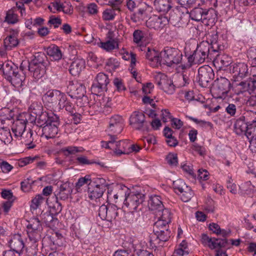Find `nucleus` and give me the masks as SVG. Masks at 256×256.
I'll return each mask as SVG.
<instances>
[{"mask_svg":"<svg viewBox=\"0 0 256 256\" xmlns=\"http://www.w3.org/2000/svg\"><path fill=\"white\" fill-rule=\"evenodd\" d=\"M212 38L210 40L211 46L208 41H203L198 45L196 50L192 54L190 55L187 58L186 63L182 64L180 66L182 70H186L190 68L193 64H202L206 58H208L210 54V48L213 52H218L222 50V46L218 44L216 34L212 35Z\"/></svg>","mask_w":256,"mask_h":256,"instance_id":"obj_1","label":"nucleus"},{"mask_svg":"<svg viewBox=\"0 0 256 256\" xmlns=\"http://www.w3.org/2000/svg\"><path fill=\"white\" fill-rule=\"evenodd\" d=\"M42 100L45 107L51 111L64 108L70 113L73 112V104L68 100L64 93L60 90H52L48 91L42 96Z\"/></svg>","mask_w":256,"mask_h":256,"instance_id":"obj_2","label":"nucleus"},{"mask_svg":"<svg viewBox=\"0 0 256 256\" xmlns=\"http://www.w3.org/2000/svg\"><path fill=\"white\" fill-rule=\"evenodd\" d=\"M125 195L124 204L129 208V210L132 211L128 214L129 216L132 218V222H134L136 220L138 214L133 211L136 210L138 207L144 202V195L140 192H130L128 195L126 193Z\"/></svg>","mask_w":256,"mask_h":256,"instance_id":"obj_3","label":"nucleus"},{"mask_svg":"<svg viewBox=\"0 0 256 256\" xmlns=\"http://www.w3.org/2000/svg\"><path fill=\"white\" fill-rule=\"evenodd\" d=\"M161 56L168 66H172L174 64H180L186 63L182 58V52L178 48L166 47L161 52Z\"/></svg>","mask_w":256,"mask_h":256,"instance_id":"obj_4","label":"nucleus"},{"mask_svg":"<svg viewBox=\"0 0 256 256\" xmlns=\"http://www.w3.org/2000/svg\"><path fill=\"white\" fill-rule=\"evenodd\" d=\"M230 88V82L227 78L220 77L214 82L211 92L216 98H224Z\"/></svg>","mask_w":256,"mask_h":256,"instance_id":"obj_5","label":"nucleus"},{"mask_svg":"<svg viewBox=\"0 0 256 256\" xmlns=\"http://www.w3.org/2000/svg\"><path fill=\"white\" fill-rule=\"evenodd\" d=\"M105 180L102 178H94L89 183L88 196L91 200H96L102 196L106 190Z\"/></svg>","mask_w":256,"mask_h":256,"instance_id":"obj_6","label":"nucleus"},{"mask_svg":"<svg viewBox=\"0 0 256 256\" xmlns=\"http://www.w3.org/2000/svg\"><path fill=\"white\" fill-rule=\"evenodd\" d=\"M154 232L156 236L154 240H150V246L152 248L156 247L159 240L166 242L170 237V232L168 229V225H154Z\"/></svg>","mask_w":256,"mask_h":256,"instance_id":"obj_7","label":"nucleus"},{"mask_svg":"<svg viewBox=\"0 0 256 256\" xmlns=\"http://www.w3.org/2000/svg\"><path fill=\"white\" fill-rule=\"evenodd\" d=\"M176 192L180 195L184 202H188L194 196V192L190 187L188 186L182 179H178L173 182Z\"/></svg>","mask_w":256,"mask_h":256,"instance_id":"obj_8","label":"nucleus"},{"mask_svg":"<svg viewBox=\"0 0 256 256\" xmlns=\"http://www.w3.org/2000/svg\"><path fill=\"white\" fill-rule=\"evenodd\" d=\"M110 82L108 76L103 72L98 73L91 87V90L93 94H98L106 91L107 86Z\"/></svg>","mask_w":256,"mask_h":256,"instance_id":"obj_9","label":"nucleus"},{"mask_svg":"<svg viewBox=\"0 0 256 256\" xmlns=\"http://www.w3.org/2000/svg\"><path fill=\"white\" fill-rule=\"evenodd\" d=\"M168 24V18L162 15H152L146 21V26L151 29L160 30Z\"/></svg>","mask_w":256,"mask_h":256,"instance_id":"obj_10","label":"nucleus"},{"mask_svg":"<svg viewBox=\"0 0 256 256\" xmlns=\"http://www.w3.org/2000/svg\"><path fill=\"white\" fill-rule=\"evenodd\" d=\"M124 126V120L120 115H114L112 116L109 121V126L107 130L108 135L120 134Z\"/></svg>","mask_w":256,"mask_h":256,"instance_id":"obj_11","label":"nucleus"},{"mask_svg":"<svg viewBox=\"0 0 256 256\" xmlns=\"http://www.w3.org/2000/svg\"><path fill=\"white\" fill-rule=\"evenodd\" d=\"M51 122L42 128V135L47 139L54 138L58 132V118L53 115Z\"/></svg>","mask_w":256,"mask_h":256,"instance_id":"obj_12","label":"nucleus"},{"mask_svg":"<svg viewBox=\"0 0 256 256\" xmlns=\"http://www.w3.org/2000/svg\"><path fill=\"white\" fill-rule=\"evenodd\" d=\"M214 74L210 67H200L198 70V78L200 85L206 88L214 78Z\"/></svg>","mask_w":256,"mask_h":256,"instance_id":"obj_13","label":"nucleus"},{"mask_svg":"<svg viewBox=\"0 0 256 256\" xmlns=\"http://www.w3.org/2000/svg\"><path fill=\"white\" fill-rule=\"evenodd\" d=\"M156 83L160 88L166 93L171 94L174 92V85L172 81L164 74H158L156 78Z\"/></svg>","mask_w":256,"mask_h":256,"instance_id":"obj_14","label":"nucleus"},{"mask_svg":"<svg viewBox=\"0 0 256 256\" xmlns=\"http://www.w3.org/2000/svg\"><path fill=\"white\" fill-rule=\"evenodd\" d=\"M147 247V244L144 240L135 238L132 241V248L137 256H154L146 250Z\"/></svg>","mask_w":256,"mask_h":256,"instance_id":"obj_15","label":"nucleus"},{"mask_svg":"<svg viewBox=\"0 0 256 256\" xmlns=\"http://www.w3.org/2000/svg\"><path fill=\"white\" fill-rule=\"evenodd\" d=\"M234 130L237 134H245L250 138L252 132V128H248L247 122H245V117L240 116L237 119L234 124Z\"/></svg>","mask_w":256,"mask_h":256,"instance_id":"obj_16","label":"nucleus"},{"mask_svg":"<svg viewBox=\"0 0 256 256\" xmlns=\"http://www.w3.org/2000/svg\"><path fill=\"white\" fill-rule=\"evenodd\" d=\"M146 122L145 116L138 111L134 112L130 118V124L134 128L140 130Z\"/></svg>","mask_w":256,"mask_h":256,"instance_id":"obj_17","label":"nucleus"},{"mask_svg":"<svg viewBox=\"0 0 256 256\" xmlns=\"http://www.w3.org/2000/svg\"><path fill=\"white\" fill-rule=\"evenodd\" d=\"M256 90V79L250 78L249 80L243 81L234 86L235 92L239 94L246 91L254 90Z\"/></svg>","mask_w":256,"mask_h":256,"instance_id":"obj_18","label":"nucleus"},{"mask_svg":"<svg viewBox=\"0 0 256 256\" xmlns=\"http://www.w3.org/2000/svg\"><path fill=\"white\" fill-rule=\"evenodd\" d=\"M230 71L234 76L240 78L248 76L250 74L248 66L244 62L236 63L230 66Z\"/></svg>","mask_w":256,"mask_h":256,"instance_id":"obj_19","label":"nucleus"},{"mask_svg":"<svg viewBox=\"0 0 256 256\" xmlns=\"http://www.w3.org/2000/svg\"><path fill=\"white\" fill-rule=\"evenodd\" d=\"M19 31L18 30H10L8 36L4 39V44L6 50H10L18 46L19 43L18 35Z\"/></svg>","mask_w":256,"mask_h":256,"instance_id":"obj_20","label":"nucleus"},{"mask_svg":"<svg viewBox=\"0 0 256 256\" xmlns=\"http://www.w3.org/2000/svg\"><path fill=\"white\" fill-rule=\"evenodd\" d=\"M26 120L18 119L14 122L12 126V131L14 136L18 139L22 137L24 134L26 124Z\"/></svg>","mask_w":256,"mask_h":256,"instance_id":"obj_21","label":"nucleus"},{"mask_svg":"<svg viewBox=\"0 0 256 256\" xmlns=\"http://www.w3.org/2000/svg\"><path fill=\"white\" fill-rule=\"evenodd\" d=\"M57 215H54L50 212H46L42 214L40 218H34L31 220V222L33 224L40 223L45 224H49L50 223H53L56 224L58 223V220L56 218Z\"/></svg>","mask_w":256,"mask_h":256,"instance_id":"obj_22","label":"nucleus"},{"mask_svg":"<svg viewBox=\"0 0 256 256\" xmlns=\"http://www.w3.org/2000/svg\"><path fill=\"white\" fill-rule=\"evenodd\" d=\"M148 207L151 211L155 213L162 211L164 208V206L160 196L158 195L150 196L148 201Z\"/></svg>","mask_w":256,"mask_h":256,"instance_id":"obj_23","label":"nucleus"},{"mask_svg":"<svg viewBox=\"0 0 256 256\" xmlns=\"http://www.w3.org/2000/svg\"><path fill=\"white\" fill-rule=\"evenodd\" d=\"M8 244L11 248L10 250H12L14 254L16 252L20 254L24 247V244L20 236L17 234L14 235L9 240Z\"/></svg>","mask_w":256,"mask_h":256,"instance_id":"obj_24","label":"nucleus"},{"mask_svg":"<svg viewBox=\"0 0 256 256\" xmlns=\"http://www.w3.org/2000/svg\"><path fill=\"white\" fill-rule=\"evenodd\" d=\"M201 241L204 246L212 250L220 248L222 246V240L220 239L209 237L206 234L202 235Z\"/></svg>","mask_w":256,"mask_h":256,"instance_id":"obj_25","label":"nucleus"},{"mask_svg":"<svg viewBox=\"0 0 256 256\" xmlns=\"http://www.w3.org/2000/svg\"><path fill=\"white\" fill-rule=\"evenodd\" d=\"M202 22L205 25L212 26L217 20V12L212 8L204 9Z\"/></svg>","mask_w":256,"mask_h":256,"instance_id":"obj_26","label":"nucleus"},{"mask_svg":"<svg viewBox=\"0 0 256 256\" xmlns=\"http://www.w3.org/2000/svg\"><path fill=\"white\" fill-rule=\"evenodd\" d=\"M85 61L82 58H76L71 64L69 71L74 76H78L85 68Z\"/></svg>","mask_w":256,"mask_h":256,"instance_id":"obj_27","label":"nucleus"},{"mask_svg":"<svg viewBox=\"0 0 256 256\" xmlns=\"http://www.w3.org/2000/svg\"><path fill=\"white\" fill-rule=\"evenodd\" d=\"M116 139L114 140V154L120 156L122 154H128V143L127 140L116 141Z\"/></svg>","mask_w":256,"mask_h":256,"instance_id":"obj_28","label":"nucleus"},{"mask_svg":"<svg viewBox=\"0 0 256 256\" xmlns=\"http://www.w3.org/2000/svg\"><path fill=\"white\" fill-rule=\"evenodd\" d=\"M146 56L152 66L157 67L160 64V59L158 51L148 48Z\"/></svg>","mask_w":256,"mask_h":256,"instance_id":"obj_29","label":"nucleus"},{"mask_svg":"<svg viewBox=\"0 0 256 256\" xmlns=\"http://www.w3.org/2000/svg\"><path fill=\"white\" fill-rule=\"evenodd\" d=\"M72 191L68 184L65 183L62 184L59 188V190L56 194V200L60 199L62 200H66L70 196Z\"/></svg>","mask_w":256,"mask_h":256,"instance_id":"obj_30","label":"nucleus"},{"mask_svg":"<svg viewBox=\"0 0 256 256\" xmlns=\"http://www.w3.org/2000/svg\"><path fill=\"white\" fill-rule=\"evenodd\" d=\"M156 214V221L160 224H170L172 222V215L170 211L166 208H163Z\"/></svg>","mask_w":256,"mask_h":256,"instance_id":"obj_31","label":"nucleus"},{"mask_svg":"<svg viewBox=\"0 0 256 256\" xmlns=\"http://www.w3.org/2000/svg\"><path fill=\"white\" fill-rule=\"evenodd\" d=\"M46 66L44 65H36L28 64V70L32 73L33 76L35 78L39 79L42 78L45 74Z\"/></svg>","mask_w":256,"mask_h":256,"instance_id":"obj_32","label":"nucleus"},{"mask_svg":"<svg viewBox=\"0 0 256 256\" xmlns=\"http://www.w3.org/2000/svg\"><path fill=\"white\" fill-rule=\"evenodd\" d=\"M154 5L156 10L160 12H166L172 8L170 0H154Z\"/></svg>","mask_w":256,"mask_h":256,"instance_id":"obj_33","label":"nucleus"},{"mask_svg":"<svg viewBox=\"0 0 256 256\" xmlns=\"http://www.w3.org/2000/svg\"><path fill=\"white\" fill-rule=\"evenodd\" d=\"M68 88L71 96L72 94L78 97H80L84 95L85 92L84 86L82 84L78 83L72 84L71 83H70Z\"/></svg>","mask_w":256,"mask_h":256,"instance_id":"obj_34","label":"nucleus"},{"mask_svg":"<svg viewBox=\"0 0 256 256\" xmlns=\"http://www.w3.org/2000/svg\"><path fill=\"white\" fill-rule=\"evenodd\" d=\"M18 71V68L14 65L13 63L10 62H4L3 66V69L2 72L5 76V78L8 80L13 76L14 74H16Z\"/></svg>","mask_w":256,"mask_h":256,"instance_id":"obj_35","label":"nucleus"},{"mask_svg":"<svg viewBox=\"0 0 256 256\" xmlns=\"http://www.w3.org/2000/svg\"><path fill=\"white\" fill-rule=\"evenodd\" d=\"M47 54L54 60H59L62 57V53L56 46L54 45L49 46L46 50Z\"/></svg>","mask_w":256,"mask_h":256,"instance_id":"obj_36","label":"nucleus"},{"mask_svg":"<svg viewBox=\"0 0 256 256\" xmlns=\"http://www.w3.org/2000/svg\"><path fill=\"white\" fill-rule=\"evenodd\" d=\"M120 8L119 7L114 6L106 8L102 14V18L104 21H110L114 19L116 16V12H120Z\"/></svg>","mask_w":256,"mask_h":256,"instance_id":"obj_37","label":"nucleus"},{"mask_svg":"<svg viewBox=\"0 0 256 256\" xmlns=\"http://www.w3.org/2000/svg\"><path fill=\"white\" fill-rule=\"evenodd\" d=\"M99 47L105 50L106 52H110L115 49L118 48V40H106V42H100L98 43Z\"/></svg>","mask_w":256,"mask_h":256,"instance_id":"obj_38","label":"nucleus"},{"mask_svg":"<svg viewBox=\"0 0 256 256\" xmlns=\"http://www.w3.org/2000/svg\"><path fill=\"white\" fill-rule=\"evenodd\" d=\"M48 62L47 60V57L43 52L36 53L34 56V58L28 64H36V65H44V66H48Z\"/></svg>","mask_w":256,"mask_h":256,"instance_id":"obj_39","label":"nucleus"},{"mask_svg":"<svg viewBox=\"0 0 256 256\" xmlns=\"http://www.w3.org/2000/svg\"><path fill=\"white\" fill-rule=\"evenodd\" d=\"M122 58L124 60H130V68H131V73L132 74L133 76L135 78H136L137 73L136 72V71L134 70V66L136 64V54L132 52L129 53L128 52H126L122 56Z\"/></svg>","mask_w":256,"mask_h":256,"instance_id":"obj_40","label":"nucleus"},{"mask_svg":"<svg viewBox=\"0 0 256 256\" xmlns=\"http://www.w3.org/2000/svg\"><path fill=\"white\" fill-rule=\"evenodd\" d=\"M24 76L20 75L17 71L16 74H14L10 78L7 80L9 81L12 84L15 88H21L23 86L24 80Z\"/></svg>","mask_w":256,"mask_h":256,"instance_id":"obj_41","label":"nucleus"},{"mask_svg":"<svg viewBox=\"0 0 256 256\" xmlns=\"http://www.w3.org/2000/svg\"><path fill=\"white\" fill-rule=\"evenodd\" d=\"M84 149L82 147L68 146L61 149V152L66 156L74 155L78 152H82Z\"/></svg>","mask_w":256,"mask_h":256,"instance_id":"obj_42","label":"nucleus"},{"mask_svg":"<svg viewBox=\"0 0 256 256\" xmlns=\"http://www.w3.org/2000/svg\"><path fill=\"white\" fill-rule=\"evenodd\" d=\"M12 138L10 130L8 128H0V140L5 144L10 143Z\"/></svg>","mask_w":256,"mask_h":256,"instance_id":"obj_43","label":"nucleus"},{"mask_svg":"<svg viewBox=\"0 0 256 256\" xmlns=\"http://www.w3.org/2000/svg\"><path fill=\"white\" fill-rule=\"evenodd\" d=\"M204 10L201 8H195L192 10H191L190 16L192 20L196 22L201 21L203 18V14L204 12Z\"/></svg>","mask_w":256,"mask_h":256,"instance_id":"obj_44","label":"nucleus"},{"mask_svg":"<svg viewBox=\"0 0 256 256\" xmlns=\"http://www.w3.org/2000/svg\"><path fill=\"white\" fill-rule=\"evenodd\" d=\"M53 115L54 114L52 113L48 114L46 112H42V114L37 116L38 122L41 126H44L51 122L50 120H52Z\"/></svg>","mask_w":256,"mask_h":256,"instance_id":"obj_45","label":"nucleus"},{"mask_svg":"<svg viewBox=\"0 0 256 256\" xmlns=\"http://www.w3.org/2000/svg\"><path fill=\"white\" fill-rule=\"evenodd\" d=\"M133 40L138 44H141L146 42V38L144 32L139 30H135L133 33Z\"/></svg>","mask_w":256,"mask_h":256,"instance_id":"obj_46","label":"nucleus"},{"mask_svg":"<svg viewBox=\"0 0 256 256\" xmlns=\"http://www.w3.org/2000/svg\"><path fill=\"white\" fill-rule=\"evenodd\" d=\"M208 228L213 234L222 236H226L230 233L229 230L220 228V225H208Z\"/></svg>","mask_w":256,"mask_h":256,"instance_id":"obj_47","label":"nucleus"},{"mask_svg":"<svg viewBox=\"0 0 256 256\" xmlns=\"http://www.w3.org/2000/svg\"><path fill=\"white\" fill-rule=\"evenodd\" d=\"M242 190L250 196L252 197L254 193L256 192L255 186L252 184L250 181H248L244 183L241 186Z\"/></svg>","mask_w":256,"mask_h":256,"instance_id":"obj_48","label":"nucleus"},{"mask_svg":"<svg viewBox=\"0 0 256 256\" xmlns=\"http://www.w3.org/2000/svg\"><path fill=\"white\" fill-rule=\"evenodd\" d=\"M190 252L187 242L184 240L180 244L178 248L175 250L174 253L178 256H183L188 254Z\"/></svg>","mask_w":256,"mask_h":256,"instance_id":"obj_49","label":"nucleus"},{"mask_svg":"<svg viewBox=\"0 0 256 256\" xmlns=\"http://www.w3.org/2000/svg\"><path fill=\"white\" fill-rule=\"evenodd\" d=\"M16 8H12L8 11L6 21L9 24H15L18 21V16L16 14Z\"/></svg>","mask_w":256,"mask_h":256,"instance_id":"obj_50","label":"nucleus"},{"mask_svg":"<svg viewBox=\"0 0 256 256\" xmlns=\"http://www.w3.org/2000/svg\"><path fill=\"white\" fill-rule=\"evenodd\" d=\"M30 110L32 113L36 114V118L38 115H40L42 114V112L43 110V107L40 103L38 102H34L30 105Z\"/></svg>","mask_w":256,"mask_h":256,"instance_id":"obj_51","label":"nucleus"},{"mask_svg":"<svg viewBox=\"0 0 256 256\" xmlns=\"http://www.w3.org/2000/svg\"><path fill=\"white\" fill-rule=\"evenodd\" d=\"M62 20L58 16H51L49 18L48 25L50 26H54V28H58L61 24Z\"/></svg>","mask_w":256,"mask_h":256,"instance_id":"obj_52","label":"nucleus"},{"mask_svg":"<svg viewBox=\"0 0 256 256\" xmlns=\"http://www.w3.org/2000/svg\"><path fill=\"white\" fill-rule=\"evenodd\" d=\"M144 221L146 223H153V224H156V214L154 212H150L146 213L143 216Z\"/></svg>","mask_w":256,"mask_h":256,"instance_id":"obj_53","label":"nucleus"},{"mask_svg":"<svg viewBox=\"0 0 256 256\" xmlns=\"http://www.w3.org/2000/svg\"><path fill=\"white\" fill-rule=\"evenodd\" d=\"M90 182H92V180H91L90 176L88 175H86L84 177L80 178L76 184V189L78 191V190L84 184H88V187H89V183Z\"/></svg>","mask_w":256,"mask_h":256,"instance_id":"obj_54","label":"nucleus"},{"mask_svg":"<svg viewBox=\"0 0 256 256\" xmlns=\"http://www.w3.org/2000/svg\"><path fill=\"white\" fill-rule=\"evenodd\" d=\"M44 199L42 196L37 195L32 200L30 208L32 210H36L43 202Z\"/></svg>","mask_w":256,"mask_h":256,"instance_id":"obj_55","label":"nucleus"},{"mask_svg":"<svg viewBox=\"0 0 256 256\" xmlns=\"http://www.w3.org/2000/svg\"><path fill=\"white\" fill-rule=\"evenodd\" d=\"M108 206V218H115L117 216L118 208L114 204H109Z\"/></svg>","mask_w":256,"mask_h":256,"instance_id":"obj_56","label":"nucleus"},{"mask_svg":"<svg viewBox=\"0 0 256 256\" xmlns=\"http://www.w3.org/2000/svg\"><path fill=\"white\" fill-rule=\"evenodd\" d=\"M114 84L118 92H124L126 88L122 80L118 78H115L113 81Z\"/></svg>","mask_w":256,"mask_h":256,"instance_id":"obj_57","label":"nucleus"},{"mask_svg":"<svg viewBox=\"0 0 256 256\" xmlns=\"http://www.w3.org/2000/svg\"><path fill=\"white\" fill-rule=\"evenodd\" d=\"M216 62L218 64H220L222 66H227L230 64V58L226 56H218L216 58Z\"/></svg>","mask_w":256,"mask_h":256,"instance_id":"obj_58","label":"nucleus"},{"mask_svg":"<svg viewBox=\"0 0 256 256\" xmlns=\"http://www.w3.org/2000/svg\"><path fill=\"white\" fill-rule=\"evenodd\" d=\"M32 131L29 130L24 135H22V137L20 138L19 139L21 140L22 142H30L34 141V138L32 137Z\"/></svg>","mask_w":256,"mask_h":256,"instance_id":"obj_59","label":"nucleus"},{"mask_svg":"<svg viewBox=\"0 0 256 256\" xmlns=\"http://www.w3.org/2000/svg\"><path fill=\"white\" fill-rule=\"evenodd\" d=\"M110 136V140L108 142H102V146L103 148H110L112 150L114 149V140L116 139L117 138L115 135H109Z\"/></svg>","mask_w":256,"mask_h":256,"instance_id":"obj_60","label":"nucleus"},{"mask_svg":"<svg viewBox=\"0 0 256 256\" xmlns=\"http://www.w3.org/2000/svg\"><path fill=\"white\" fill-rule=\"evenodd\" d=\"M166 160L168 164L172 166H176L178 163L177 154H169L166 156Z\"/></svg>","mask_w":256,"mask_h":256,"instance_id":"obj_61","label":"nucleus"},{"mask_svg":"<svg viewBox=\"0 0 256 256\" xmlns=\"http://www.w3.org/2000/svg\"><path fill=\"white\" fill-rule=\"evenodd\" d=\"M108 213L107 205H102L98 210V215L100 218L102 220H106V218H108Z\"/></svg>","mask_w":256,"mask_h":256,"instance_id":"obj_62","label":"nucleus"},{"mask_svg":"<svg viewBox=\"0 0 256 256\" xmlns=\"http://www.w3.org/2000/svg\"><path fill=\"white\" fill-rule=\"evenodd\" d=\"M180 18L176 13L172 14L168 19V22H170L171 24L174 26H180Z\"/></svg>","mask_w":256,"mask_h":256,"instance_id":"obj_63","label":"nucleus"},{"mask_svg":"<svg viewBox=\"0 0 256 256\" xmlns=\"http://www.w3.org/2000/svg\"><path fill=\"white\" fill-rule=\"evenodd\" d=\"M179 80L180 81H182V83L177 84L178 87L184 86L188 84L190 81V78L186 75V74H184V73H183L182 75L179 76Z\"/></svg>","mask_w":256,"mask_h":256,"instance_id":"obj_64","label":"nucleus"}]
</instances>
